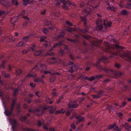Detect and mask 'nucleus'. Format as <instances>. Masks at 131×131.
I'll return each instance as SVG.
<instances>
[{
	"mask_svg": "<svg viewBox=\"0 0 131 131\" xmlns=\"http://www.w3.org/2000/svg\"><path fill=\"white\" fill-rule=\"evenodd\" d=\"M66 23L67 25H69L70 26H71L72 25V24L69 21H66Z\"/></svg>",
	"mask_w": 131,
	"mask_h": 131,
	"instance_id": "obj_49",
	"label": "nucleus"
},
{
	"mask_svg": "<svg viewBox=\"0 0 131 131\" xmlns=\"http://www.w3.org/2000/svg\"><path fill=\"white\" fill-rule=\"evenodd\" d=\"M56 58L53 57L50 59L48 62L50 64L56 62Z\"/></svg>",
	"mask_w": 131,
	"mask_h": 131,
	"instance_id": "obj_19",
	"label": "nucleus"
},
{
	"mask_svg": "<svg viewBox=\"0 0 131 131\" xmlns=\"http://www.w3.org/2000/svg\"><path fill=\"white\" fill-rule=\"evenodd\" d=\"M46 54L47 55L52 56L54 54V53L53 52H50V53L47 52Z\"/></svg>",
	"mask_w": 131,
	"mask_h": 131,
	"instance_id": "obj_54",
	"label": "nucleus"
},
{
	"mask_svg": "<svg viewBox=\"0 0 131 131\" xmlns=\"http://www.w3.org/2000/svg\"><path fill=\"white\" fill-rule=\"evenodd\" d=\"M81 21L84 22V26L86 27L85 25L86 23L87 19L85 16H84V17H81Z\"/></svg>",
	"mask_w": 131,
	"mask_h": 131,
	"instance_id": "obj_20",
	"label": "nucleus"
},
{
	"mask_svg": "<svg viewBox=\"0 0 131 131\" xmlns=\"http://www.w3.org/2000/svg\"><path fill=\"white\" fill-rule=\"evenodd\" d=\"M45 24L46 25H49L51 24V23L50 22L46 20L45 21Z\"/></svg>",
	"mask_w": 131,
	"mask_h": 131,
	"instance_id": "obj_53",
	"label": "nucleus"
},
{
	"mask_svg": "<svg viewBox=\"0 0 131 131\" xmlns=\"http://www.w3.org/2000/svg\"><path fill=\"white\" fill-rule=\"evenodd\" d=\"M15 104V101H14L13 102L12 105L10 108V110H7L6 111L5 110L4 113L6 115L8 116L12 115L14 109V107Z\"/></svg>",
	"mask_w": 131,
	"mask_h": 131,
	"instance_id": "obj_8",
	"label": "nucleus"
},
{
	"mask_svg": "<svg viewBox=\"0 0 131 131\" xmlns=\"http://www.w3.org/2000/svg\"><path fill=\"white\" fill-rule=\"evenodd\" d=\"M23 130L24 131H38V130H34L31 129H30L27 128L23 129Z\"/></svg>",
	"mask_w": 131,
	"mask_h": 131,
	"instance_id": "obj_27",
	"label": "nucleus"
},
{
	"mask_svg": "<svg viewBox=\"0 0 131 131\" xmlns=\"http://www.w3.org/2000/svg\"><path fill=\"white\" fill-rule=\"evenodd\" d=\"M79 30L83 32L84 33H86V32H88V30L86 29H80Z\"/></svg>",
	"mask_w": 131,
	"mask_h": 131,
	"instance_id": "obj_35",
	"label": "nucleus"
},
{
	"mask_svg": "<svg viewBox=\"0 0 131 131\" xmlns=\"http://www.w3.org/2000/svg\"><path fill=\"white\" fill-rule=\"evenodd\" d=\"M46 101L49 104H51L52 103L51 101L49 98H47Z\"/></svg>",
	"mask_w": 131,
	"mask_h": 131,
	"instance_id": "obj_48",
	"label": "nucleus"
},
{
	"mask_svg": "<svg viewBox=\"0 0 131 131\" xmlns=\"http://www.w3.org/2000/svg\"><path fill=\"white\" fill-rule=\"evenodd\" d=\"M115 67L117 68H118L120 67V65L117 63H116L115 64Z\"/></svg>",
	"mask_w": 131,
	"mask_h": 131,
	"instance_id": "obj_64",
	"label": "nucleus"
},
{
	"mask_svg": "<svg viewBox=\"0 0 131 131\" xmlns=\"http://www.w3.org/2000/svg\"><path fill=\"white\" fill-rule=\"evenodd\" d=\"M126 104V102H124L122 104V105H119L120 108H121L122 107H124L125 106Z\"/></svg>",
	"mask_w": 131,
	"mask_h": 131,
	"instance_id": "obj_44",
	"label": "nucleus"
},
{
	"mask_svg": "<svg viewBox=\"0 0 131 131\" xmlns=\"http://www.w3.org/2000/svg\"><path fill=\"white\" fill-rule=\"evenodd\" d=\"M12 4L15 5H18V3L17 0H12Z\"/></svg>",
	"mask_w": 131,
	"mask_h": 131,
	"instance_id": "obj_30",
	"label": "nucleus"
},
{
	"mask_svg": "<svg viewBox=\"0 0 131 131\" xmlns=\"http://www.w3.org/2000/svg\"><path fill=\"white\" fill-rule=\"evenodd\" d=\"M49 43L48 41H45V46L46 47H48L49 46H50L49 45Z\"/></svg>",
	"mask_w": 131,
	"mask_h": 131,
	"instance_id": "obj_46",
	"label": "nucleus"
},
{
	"mask_svg": "<svg viewBox=\"0 0 131 131\" xmlns=\"http://www.w3.org/2000/svg\"><path fill=\"white\" fill-rule=\"evenodd\" d=\"M26 119L27 117L26 116H25L24 117H21L20 118V120L22 121H24Z\"/></svg>",
	"mask_w": 131,
	"mask_h": 131,
	"instance_id": "obj_33",
	"label": "nucleus"
},
{
	"mask_svg": "<svg viewBox=\"0 0 131 131\" xmlns=\"http://www.w3.org/2000/svg\"><path fill=\"white\" fill-rule=\"evenodd\" d=\"M92 96L93 98L96 99H97L100 98V96L97 95H92Z\"/></svg>",
	"mask_w": 131,
	"mask_h": 131,
	"instance_id": "obj_36",
	"label": "nucleus"
},
{
	"mask_svg": "<svg viewBox=\"0 0 131 131\" xmlns=\"http://www.w3.org/2000/svg\"><path fill=\"white\" fill-rule=\"evenodd\" d=\"M67 39L68 41H70L72 42H74L76 41L75 40H72L68 38H67Z\"/></svg>",
	"mask_w": 131,
	"mask_h": 131,
	"instance_id": "obj_52",
	"label": "nucleus"
},
{
	"mask_svg": "<svg viewBox=\"0 0 131 131\" xmlns=\"http://www.w3.org/2000/svg\"><path fill=\"white\" fill-rule=\"evenodd\" d=\"M6 38L8 40H9L8 41H14L15 39V38L13 37H6Z\"/></svg>",
	"mask_w": 131,
	"mask_h": 131,
	"instance_id": "obj_26",
	"label": "nucleus"
},
{
	"mask_svg": "<svg viewBox=\"0 0 131 131\" xmlns=\"http://www.w3.org/2000/svg\"><path fill=\"white\" fill-rule=\"evenodd\" d=\"M113 126H114V124L113 125H110L108 126V129H113Z\"/></svg>",
	"mask_w": 131,
	"mask_h": 131,
	"instance_id": "obj_63",
	"label": "nucleus"
},
{
	"mask_svg": "<svg viewBox=\"0 0 131 131\" xmlns=\"http://www.w3.org/2000/svg\"><path fill=\"white\" fill-rule=\"evenodd\" d=\"M5 13V11L0 10V16Z\"/></svg>",
	"mask_w": 131,
	"mask_h": 131,
	"instance_id": "obj_58",
	"label": "nucleus"
},
{
	"mask_svg": "<svg viewBox=\"0 0 131 131\" xmlns=\"http://www.w3.org/2000/svg\"><path fill=\"white\" fill-rule=\"evenodd\" d=\"M46 66L45 65H43L41 63L37 64L36 66L34 68L30 71L31 73H33L34 72H38L39 70H42L41 72L45 74L50 73L51 74H54L53 73V69H50L49 71H46Z\"/></svg>",
	"mask_w": 131,
	"mask_h": 131,
	"instance_id": "obj_2",
	"label": "nucleus"
},
{
	"mask_svg": "<svg viewBox=\"0 0 131 131\" xmlns=\"http://www.w3.org/2000/svg\"><path fill=\"white\" fill-rule=\"evenodd\" d=\"M75 30V29L74 28H71L70 27H69L67 29V30L68 31H74Z\"/></svg>",
	"mask_w": 131,
	"mask_h": 131,
	"instance_id": "obj_43",
	"label": "nucleus"
},
{
	"mask_svg": "<svg viewBox=\"0 0 131 131\" xmlns=\"http://www.w3.org/2000/svg\"><path fill=\"white\" fill-rule=\"evenodd\" d=\"M68 111L66 112V114L67 115H70V112L71 111V110L70 109L68 110Z\"/></svg>",
	"mask_w": 131,
	"mask_h": 131,
	"instance_id": "obj_59",
	"label": "nucleus"
},
{
	"mask_svg": "<svg viewBox=\"0 0 131 131\" xmlns=\"http://www.w3.org/2000/svg\"><path fill=\"white\" fill-rule=\"evenodd\" d=\"M121 14L124 15H129V13L125 9L122 10L121 12Z\"/></svg>",
	"mask_w": 131,
	"mask_h": 131,
	"instance_id": "obj_23",
	"label": "nucleus"
},
{
	"mask_svg": "<svg viewBox=\"0 0 131 131\" xmlns=\"http://www.w3.org/2000/svg\"><path fill=\"white\" fill-rule=\"evenodd\" d=\"M91 10L90 9H88L87 10L85 9L82 12V14L85 13H87L86 15H88V14H90L91 13Z\"/></svg>",
	"mask_w": 131,
	"mask_h": 131,
	"instance_id": "obj_17",
	"label": "nucleus"
},
{
	"mask_svg": "<svg viewBox=\"0 0 131 131\" xmlns=\"http://www.w3.org/2000/svg\"><path fill=\"white\" fill-rule=\"evenodd\" d=\"M123 1H124V0H121L120 2V3L119 5V6L121 8H122L124 6L123 4L122 3V2Z\"/></svg>",
	"mask_w": 131,
	"mask_h": 131,
	"instance_id": "obj_50",
	"label": "nucleus"
},
{
	"mask_svg": "<svg viewBox=\"0 0 131 131\" xmlns=\"http://www.w3.org/2000/svg\"><path fill=\"white\" fill-rule=\"evenodd\" d=\"M16 72L18 74H20L22 72L21 69H19L16 71Z\"/></svg>",
	"mask_w": 131,
	"mask_h": 131,
	"instance_id": "obj_57",
	"label": "nucleus"
},
{
	"mask_svg": "<svg viewBox=\"0 0 131 131\" xmlns=\"http://www.w3.org/2000/svg\"><path fill=\"white\" fill-rule=\"evenodd\" d=\"M34 81L35 82H43V80L40 78H38L37 79H35L34 80Z\"/></svg>",
	"mask_w": 131,
	"mask_h": 131,
	"instance_id": "obj_22",
	"label": "nucleus"
},
{
	"mask_svg": "<svg viewBox=\"0 0 131 131\" xmlns=\"http://www.w3.org/2000/svg\"><path fill=\"white\" fill-rule=\"evenodd\" d=\"M96 78L97 79H99V78H101L103 77V75H96L95 76Z\"/></svg>",
	"mask_w": 131,
	"mask_h": 131,
	"instance_id": "obj_55",
	"label": "nucleus"
},
{
	"mask_svg": "<svg viewBox=\"0 0 131 131\" xmlns=\"http://www.w3.org/2000/svg\"><path fill=\"white\" fill-rule=\"evenodd\" d=\"M60 2L61 3H62L64 5H66L67 4L70 5H71L73 6L75 5L74 3H72L68 0H67V1L64 0H60Z\"/></svg>",
	"mask_w": 131,
	"mask_h": 131,
	"instance_id": "obj_12",
	"label": "nucleus"
},
{
	"mask_svg": "<svg viewBox=\"0 0 131 131\" xmlns=\"http://www.w3.org/2000/svg\"><path fill=\"white\" fill-rule=\"evenodd\" d=\"M95 43L94 44V45L96 46L97 44L101 43L102 42V41L101 40L96 39L95 41Z\"/></svg>",
	"mask_w": 131,
	"mask_h": 131,
	"instance_id": "obj_21",
	"label": "nucleus"
},
{
	"mask_svg": "<svg viewBox=\"0 0 131 131\" xmlns=\"http://www.w3.org/2000/svg\"><path fill=\"white\" fill-rule=\"evenodd\" d=\"M64 33H63L62 34H60L58 35V37L59 38H62L63 37Z\"/></svg>",
	"mask_w": 131,
	"mask_h": 131,
	"instance_id": "obj_47",
	"label": "nucleus"
},
{
	"mask_svg": "<svg viewBox=\"0 0 131 131\" xmlns=\"http://www.w3.org/2000/svg\"><path fill=\"white\" fill-rule=\"evenodd\" d=\"M107 59L105 56H103L102 58L97 61L96 64H95L96 67L98 69H102L105 72L111 74H115L117 75H121L122 73L120 72H116L112 70L107 69L105 68H103L100 65V62L103 60H105Z\"/></svg>",
	"mask_w": 131,
	"mask_h": 131,
	"instance_id": "obj_3",
	"label": "nucleus"
},
{
	"mask_svg": "<svg viewBox=\"0 0 131 131\" xmlns=\"http://www.w3.org/2000/svg\"><path fill=\"white\" fill-rule=\"evenodd\" d=\"M112 24V22L107 20V19L105 20L104 21V27L103 26V28L102 31L103 32L105 31L106 29L108 27H110Z\"/></svg>",
	"mask_w": 131,
	"mask_h": 131,
	"instance_id": "obj_7",
	"label": "nucleus"
},
{
	"mask_svg": "<svg viewBox=\"0 0 131 131\" xmlns=\"http://www.w3.org/2000/svg\"><path fill=\"white\" fill-rule=\"evenodd\" d=\"M71 127L73 129H75V126L73 124H72L71 125Z\"/></svg>",
	"mask_w": 131,
	"mask_h": 131,
	"instance_id": "obj_56",
	"label": "nucleus"
},
{
	"mask_svg": "<svg viewBox=\"0 0 131 131\" xmlns=\"http://www.w3.org/2000/svg\"><path fill=\"white\" fill-rule=\"evenodd\" d=\"M126 7L128 9L131 8V3H128L126 5Z\"/></svg>",
	"mask_w": 131,
	"mask_h": 131,
	"instance_id": "obj_42",
	"label": "nucleus"
},
{
	"mask_svg": "<svg viewBox=\"0 0 131 131\" xmlns=\"http://www.w3.org/2000/svg\"><path fill=\"white\" fill-rule=\"evenodd\" d=\"M39 108L36 109H29L28 111L29 112H31L32 113H34L36 112L38 113L37 114V115L38 116H39L45 112V110L48 108V107H42L41 106H39Z\"/></svg>",
	"mask_w": 131,
	"mask_h": 131,
	"instance_id": "obj_5",
	"label": "nucleus"
},
{
	"mask_svg": "<svg viewBox=\"0 0 131 131\" xmlns=\"http://www.w3.org/2000/svg\"><path fill=\"white\" fill-rule=\"evenodd\" d=\"M43 124H44V122L43 121L38 120V124L39 126H40L41 125Z\"/></svg>",
	"mask_w": 131,
	"mask_h": 131,
	"instance_id": "obj_28",
	"label": "nucleus"
},
{
	"mask_svg": "<svg viewBox=\"0 0 131 131\" xmlns=\"http://www.w3.org/2000/svg\"><path fill=\"white\" fill-rule=\"evenodd\" d=\"M30 37V36H26V37H25L23 38V40H24L25 41H27L28 39Z\"/></svg>",
	"mask_w": 131,
	"mask_h": 131,
	"instance_id": "obj_40",
	"label": "nucleus"
},
{
	"mask_svg": "<svg viewBox=\"0 0 131 131\" xmlns=\"http://www.w3.org/2000/svg\"><path fill=\"white\" fill-rule=\"evenodd\" d=\"M56 110V108L53 107H51L50 109V113H53Z\"/></svg>",
	"mask_w": 131,
	"mask_h": 131,
	"instance_id": "obj_32",
	"label": "nucleus"
},
{
	"mask_svg": "<svg viewBox=\"0 0 131 131\" xmlns=\"http://www.w3.org/2000/svg\"><path fill=\"white\" fill-rule=\"evenodd\" d=\"M44 33L46 34L48 32V30L46 28H44L43 31Z\"/></svg>",
	"mask_w": 131,
	"mask_h": 131,
	"instance_id": "obj_45",
	"label": "nucleus"
},
{
	"mask_svg": "<svg viewBox=\"0 0 131 131\" xmlns=\"http://www.w3.org/2000/svg\"><path fill=\"white\" fill-rule=\"evenodd\" d=\"M114 126H113V129L116 130L118 131H120L121 129H118V126L116 125L115 124H114Z\"/></svg>",
	"mask_w": 131,
	"mask_h": 131,
	"instance_id": "obj_25",
	"label": "nucleus"
},
{
	"mask_svg": "<svg viewBox=\"0 0 131 131\" xmlns=\"http://www.w3.org/2000/svg\"><path fill=\"white\" fill-rule=\"evenodd\" d=\"M101 20L100 19L98 18L97 19L96 21V24L97 25L96 28L99 30H102V29L103 28V26L101 24Z\"/></svg>",
	"mask_w": 131,
	"mask_h": 131,
	"instance_id": "obj_10",
	"label": "nucleus"
},
{
	"mask_svg": "<svg viewBox=\"0 0 131 131\" xmlns=\"http://www.w3.org/2000/svg\"><path fill=\"white\" fill-rule=\"evenodd\" d=\"M42 52L40 50H37L34 53L35 55L36 56H38L41 54Z\"/></svg>",
	"mask_w": 131,
	"mask_h": 131,
	"instance_id": "obj_24",
	"label": "nucleus"
},
{
	"mask_svg": "<svg viewBox=\"0 0 131 131\" xmlns=\"http://www.w3.org/2000/svg\"><path fill=\"white\" fill-rule=\"evenodd\" d=\"M123 126L125 127V129L128 131L131 130V127L130 125L128 124L125 123L123 125Z\"/></svg>",
	"mask_w": 131,
	"mask_h": 131,
	"instance_id": "obj_14",
	"label": "nucleus"
},
{
	"mask_svg": "<svg viewBox=\"0 0 131 131\" xmlns=\"http://www.w3.org/2000/svg\"><path fill=\"white\" fill-rule=\"evenodd\" d=\"M28 52V50H24L22 51V53L23 54H25L27 53Z\"/></svg>",
	"mask_w": 131,
	"mask_h": 131,
	"instance_id": "obj_60",
	"label": "nucleus"
},
{
	"mask_svg": "<svg viewBox=\"0 0 131 131\" xmlns=\"http://www.w3.org/2000/svg\"><path fill=\"white\" fill-rule=\"evenodd\" d=\"M9 121L12 125L13 130L15 131V129L17 125L16 120L15 119H10L9 118Z\"/></svg>",
	"mask_w": 131,
	"mask_h": 131,
	"instance_id": "obj_9",
	"label": "nucleus"
},
{
	"mask_svg": "<svg viewBox=\"0 0 131 131\" xmlns=\"http://www.w3.org/2000/svg\"><path fill=\"white\" fill-rule=\"evenodd\" d=\"M62 7L64 9H67L68 8V7L66 5H64L62 6Z\"/></svg>",
	"mask_w": 131,
	"mask_h": 131,
	"instance_id": "obj_61",
	"label": "nucleus"
},
{
	"mask_svg": "<svg viewBox=\"0 0 131 131\" xmlns=\"http://www.w3.org/2000/svg\"><path fill=\"white\" fill-rule=\"evenodd\" d=\"M46 37L45 36H42L40 38V41H43L46 39Z\"/></svg>",
	"mask_w": 131,
	"mask_h": 131,
	"instance_id": "obj_39",
	"label": "nucleus"
},
{
	"mask_svg": "<svg viewBox=\"0 0 131 131\" xmlns=\"http://www.w3.org/2000/svg\"><path fill=\"white\" fill-rule=\"evenodd\" d=\"M107 9L109 10L113 11H115L117 10V9L116 7L113 6L108 7H107Z\"/></svg>",
	"mask_w": 131,
	"mask_h": 131,
	"instance_id": "obj_16",
	"label": "nucleus"
},
{
	"mask_svg": "<svg viewBox=\"0 0 131 131\" xmlns=\"http://www.w3.org/2000/svg\"><path fill=\"white\" fill-rule=\"evenodd\" d=\"M5 65V61H2L1 66H0L1 68H2L3 69L4 68V66Z\"/></svg>",
	"mask_w": 131,
	"mask_h": 131,
	"instance_id": "obj_34",
	"label": "nucleus"
},
{
	"mask_svg": "<svg viewBox=\"0 0 131 131\" xmlns=\"http://www.w3.org/2000/svg\"><path fill=\"white\" fill-rule=\"evenodd\" d=\"M110 79H107L104 80L103 81V83L104 84H106L110 81Z\"/></svg>",
	"mask_w": 131,
	"mask_h": 131,
	"instance_id": "obj_37",
	"label": "nucleus"
},
{
	"mask_svg": "<svg viewBox=\"0 0 131 131\" xmlns=\"http://www.w3.org/2000/svg\"><path fill=\"white\" fill-rule=\"evenodd\" d=\"M24 3V5H26L27 4H29V0H23Z\"/></svg>",
	"mask_w": 131,
	"mask_h": 131,
	"instance_id": "obj_38",
	"label": "nucleus"
},
{
	"mask_svg": "<svg viewBox=\"0 0 131 131\" xmlns=\"http://www.w3.org/2000/svg\"><path fill=\"white\" fill-rule=\"evenodd\" d=\"M23 45H25L23 42L21 41L18 42L16 46L17 47H19L22 46Z\"/></svg>",
	"mask_w": 131,
	"mask_h": 131,
	"instance_id": "obj_29",
	"label": "nucleus"
},
{
	"mask_svg": "<svg viewBox=\"0 0 131 131\" xmlns=\"http://www.w3.org/2000/svg\"><path fill=\"white\" fill-rule=\"evenodd\" d=\"M0 2L2 5L6 7L9 6L10 5V3L6 0H1Z\"/></svg>",
	"mask_w": 131,
	"mask_h": 131,
	"instance_id": "obj_13",
	"label": "nucleus"
},
{
	"mask_svg": "<svg viewBox=\"0 0 131 131\" xmlns=\"http://www.w3.org/2000/svg\"><path fill=\"white\" fill-rule=\"evenodd\" d=\"M36 46L34 44L31 45V47H27L26 48L29 50L30 51H35Z\"/></svg>",
	"mask_w": 131,
	"mask_h": 131,
	"instance_id": "obj_15",
	"label": "nucleus"
},
{
	"mask_svg": "<svg viewBox=\"0 0 131 131\" xmlns=\"http://www.w3.org/2000/svg\"><path fill=\"white\" fill-rule=\"evenodd\" d=\"M52 94L53 96H55L57 95V93L56 92H52Z\"/></svg>",
	"mask_w": 131,
	"mask_h": 131,
	"instance_id": "obj_62",
	"label": "nucleus"
},
{
	"mask_svg": "<svg viewBox=\"0 0 131 131\" xmlns=\"http://www.w3.org/2000/svg\"><path fill=\"white\" fill-rule=\"evenodd\" d=\"M59 62H62L63 63L64 66H66L67 64L72 66L71 67L70 69L69 70V72H70L71 73L74 71H76L77 70L78 68V67L77 65L75 64L72 62L70 61H69V62H68L67 60L66 59L63 60H59Z\"/></svg>",
	"mask_w": 131,
	"mask_h": 131,
	"instance_id": "obj_4",
	"label": "nucleus"
},
{
	"mask_svg": "<svg viewBox=\"0 0 131 131\" xmlns=\"http://www.w3.org/2000/svg\"><path fill=\"white\" fill-rule=\"evenodd\" d=\"M96 78L95 76V77L92 76L91 78H90L89 80L91 81L94 80Z\"/></svg>",
	"mask_w": 131,
	"mask_h": 131,
	"instance_id": "obj_51",
	"label": "nucleus"
},
{
	"mask_svg": "<svg viewBox=\"0 0 131 131\" xmlns=\"http://www.w3.org/2000/svg\"><path fill=\"white\" fill-rule=\"evenodd\" d=\"M25 14V11H23L20 14L18 15V16H16L11 18V22L13 24V26L14 27L15 25L14 24V23H15L16 21L19 18V17L20 18L23 15Z\"/></svg>",
	"mask_w": 131,
	"mask_h": 131,
	"instance_id": "obj_6",
	"label": "nucleus"
},
{
	"mask_svg": "<svg viewBox=\"0 0 131 131\" xmlns=\"http://www.w3.org/2000/svg\"><path fill=\"white\" fill-rule=\"evenodd\" d=\"M18 88H17L15 89L13 93L14 96H15L16 95V93L18 91Z\"/></svg>",
	"mask_w": 131,
	"mask_h": 131,
	"instance_id": "obj_41",
	"label": "nucleus"
},
{
	"mask_svg": "<svg viewBox=\"0 0 131 131\" xmlns=\"http://www.w3.org/2000/svg\"><path fill=\"white\" fill-rule=\"evenodd\" d=\"M108 38L112 42L111 44H110L107 42H105L104 45L106 48L105 51L111 53V49H116L118 50L119 51L117 52H113L111 54V57H113L115 55H120L126 58L127 61L131 63V53L129 52H124L121 51V49L124 48L123 46H119L118 45V42L115 40L114 38L111 36H109Z\"/></svg>",
	"mask_w": 131,
	"mask_h": 131,
	"instance_id": "obj_1",
	"label": "nucleus"
},
{
	"mask_svg": "<svg viewBox=\"0 0 131 131\" xmlns=\"http://www.w3.org/2000/svg\"><path fill=\"white\" fill-rule=\"evenodd\" d=\"M76 118L77 120L79 121L80 122L83 121L84 120V117L80 116H77L76 117Z\"/></svg>",
	"mask_w": 131,
	"mask_h": 131,
	"instance_id": "obj_18",
	"label": "nucleus"
},
{
	"mask_svg": "<svg viewBox=\"0 0 131 131\" xmlns=\"http://www.w3.org/2000/svg\"><path fill=\"white\" fill-rule=\"evenodd\" d=\"M62 41H61V42H60L59 43H55L54 45L53 46V48H54L56 47H57L59 45H62Z\"/></svg>",
	"mask_w": 131,
	"mask_h": 131,
	"instance_id": "obj_31",
	"label": "nucleus"
},
{
	"mask_svg": "<svg viewBox=\"0 0 131 131\" xmlns=\"http://www.w3.org/2000/svg\"><path fill=\"white\" fill-rule=\"evenodd\" d=\"M68 105L69 106L68 109H70V108H75L78 106L76 102L73 101L70 102L68 104Z\"/></svg>",
	"mask_w": 131,
	"mask_h": 131,
	"instance_id": "obj_11",
	"label": "nucleus"
}]
</instances>
